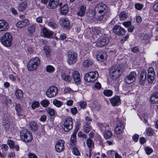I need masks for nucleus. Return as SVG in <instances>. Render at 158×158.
<instances>
[{
	"mask_svg": "<svg viewBox=\"0 0 158 158\" xmlns=\"http://www.w3.org/2000/svg\"><path fill=\"white\" fill-rule=\"evenodd\" d=\"M153 133V131L151 128H149L147 129L146 134L148 136H151Z\"/></svg>",
	"mask_w": 158,
	"mask_h": 158,
	"instance_id": "nucleus-51",
	"label": "nucleus"
},
{
	"mask_svg": "<svg viewBox=\"0 0 158 158\" xmlns=\"http://www.w3.org/2000/svg\"><path fill=\"white\" fill-rule=\"evenodd\" d=\"M43 16H41L38 17L36 18V21L38 23H42L43 22Z\"/></svg>",
	"mask_w": 158,
	"mask_h": 158,
	"instance_id": "nucleus-61",
	"label": "nucleus"
},
{
	"mask_svg": "<svg viewBox=\"0 0 158 158\" xmlns=\"http://www.w3.org/2000/svg\"><path fill=\"white\" fill-rule=\"evenodd\" d=\"M86 144L88 147L89 148L92 147V146H94L92 142V140L90 138H89L87 139L86 141Z\"/></svg>",
	"mask_w": 158,
	"mask_h": 158,
	"instance_id": "nucleus-48",
	"label": "nucleus"
},
{
	"mask_svg": "<svg viewBox=\"0 0 158 158\" xmlns=\"http://www.w3.org/2000/svg\"><path fill=\"white\" fill-rule=\"evenodd\" d=\"M41 104L44 107L48 106L49 104V102L47 100H43L40 102Z\"/></svg>",
	"mask_w": 158,
	"mask_h": 158,
	"instance_id": "nucleus-46",
	"label": "nucleus"
},
{
	"mask_svg": "<svg viewBox=\"0 0 158 158\" xmlns=\"http://www.w3.org/2000/svg\"><path fill=\"white\" fill-rule=\"evenodd\" d=\"M147 72L146 70H143L140 73L139 77V83L142 85L143 84L146 79Z\"/></svg>",
	"mask_w": 158,
	"mask_h": 158,
	"instance_id": "nucleus-20",
	"label": "nucleus"
},
{
	"mask_svg": "<svg viewBox=\"0 0 158 158\" xmlns=\"http://www.w3.org/2000/svg\"><path fill=\"white\" fill-rule=\"evenodd\" d=\"M29 24V21L27 19L19 21L16 24V26L19 28H22L27 26Z\"/></svg>",
	"mask_w": 158,
	"mask_h": 158,
	"instance_id": "nucleus-22",
	"label": "nucleus"
},
{
	"mask_svg": "<svg viewBox=\"0 0 158 158\" xmlns=\"http://www.w3.org/2000/svg\"><path fill=\"white\" fill-rule=\"evenodd\" d=\"M92 121L91 118L88 116L85 117V125H90Z\"/></svg>",
	"mask_w": 158,
	"mask_h": 158,
	"instance_id": "nucleus-52",
	"label": "nucleus"
},
{
	"mask_svg": "<svg viewBox=\"0 0 158 158\" xmlns=\"http://www.w3.org/2000/svg\"><path fill=\"white\" fill-rule=\"evenodd\" d=\"M86 8L85 5L81 6L78 9V11L77 13V15L81 17L83 16L85 14Z\"/></svg>",
	"mask_w": 158,
	"mask_h": 158,
	"instance_id": "nucleus-26",
	"label": "nucleus"
},
{
	"mask_svg": "<svg viewBox=\"0 0 158 158\" xmlns=\"http://www.w3.org/2000/svg\"><path fill=\"white\" fill-rule=\"evenodd\" d=\"M110 101L113 106H117L121 103L120 98L118 96H115L111 98Z\"/></svg>",
	"mask_w": 158,
	"mask_h": 158,
	"instance_id": "nucleus-16",
	"label": "nucleus"
},
{
	"mask_svg": "<svg viewBox=\"0 0 158 158\" xmlns=\"http://www.w3.org/2000/svg\"><path fill=\"white\" fill-rule=\"evenodd\" d=\"M60 11L61 14L63 15L67 14L68 11V7L67 4H65L63 6L60 7Z\"/></svg>",
	"mask_w": 158,
	"mask_h": 158,
	"instance_id": "nucleus-28",
	"label": "nucleus"
},
{
	"mask_svg": "<svg viewBox=\"0 0 158 158\" xmlns=\"http://www.w3.org/2000/svg\"><path fill=\"white\" fill-rule=\"evenodd\" d=\"M118 16L120 20H123L127 19L128 17V15L126 12L123 11L119 14Z\"/></svg>",
	"mask_w": 158,
	"mask_h": 158,
	"instance_id": "nucleus-34",
	"label": "nucleus"
},
{
	"mask_svg": "<svg viewBox=\"0 0 158 158\" xmlns=\"http://www.w3.org/2000/svg\"><path fill=\"white\" fill-rule=\"evenodd\" d=\"M48 25L53 29H56L58 28L57 24L54 21H49L47 22Z\"/></svg>",
	"mask_w": 158,
	"mask_h": 158,
	"instance_id": "nucleus-31",
	"label": "nucleus"
},
{
	"mask_svg": "<svg viewBox=\"0 0 158 158\" xmlns=\"http://www.w3.org/2000/svg\"><path fill=\"white\" fill-rule=\"evenodd\" d=\"M58 92V89L55 86L50 87L46 92V95L49 98L56 96Z\"/></svg>",
	"mask_w": 158,
	"mask_h": 158,
	"instance_id": "nucleus-8",
	"label": "nucleus"
},
{
	"mask_svg": "<svg viewBox=\"0 0 158 158\" xmlns=\"http://www.w3.org/2000/svg\"><path fill=\"white\" fill-rule=\"evenodd\" d=\"M72 76L76 84H79L81 80L80 75L78 72L73 71L72 73Z\"/></svg>",
	"mask_w": 158,
	"mask_h": 158,
	"instance_id": "nucleus-18",
	"label": "nucleus"
},
{
	"mask_svg": "<svg viewBox=\"0 0 158 158\" xmlns=\"http://www.w3.org/2000/svg\"><path fill=\"white\" fill-rule=\"evenodd\" d=\"M98 77V73L96 71L86 73L85 75V79L88 82H92L96 80Z\"/></svg>",
	"mask_w": 158,
	"mask_h": 158,
	"instance_id": "nucleus-6",
	"label": "nucleus"
},
{
	"mask_svg": "<svg viewBox=\"0 0 158 158\" xmlns=\"http://www.w3.org/2000/svg\"><path fill=\"white\" fill-rule=\"evenodd\" d=\"M12 39L11 35L8 32H6L0 37V40L3 45L9 47L11 45Z\"/></svg>",
	"mask_w": 158,
	"mask_h": 158,
	"instance_id": "nucleus-2",
	"label": "nucleus"
},
{
	"mask_svg": "<svg viewBox=\"0 0 158 158\" xmlns=\"http://www.w3.org/2000/svg\"><path fill=\"white\" fill-rule=\"evenodd\" d=\"M8 143L10 147L11 148H14V146L15 143L14 141L11 140H8Z\"/></svg>",
	"mask_w": 158,
	"mask_h": 158,
	"instance_id": "nucleus-53",
	"label": "nucleus"
},
{
	"mask_svg": "<svg viewBox=\"0 0 158 158\" xmlns=\"http://www.w3.org/2000/svg\"><path fill=\"white\" fill-rule=\"evenodd\" d=\"M53 104L57 107H60L63 104V102L57 99H55L53 101Z\"/></svg>",
	"mask_w": 158,
	"mask_h": 158,
	"instance_id": "nucleus-41",
	"label": "nucleus"
},
{
	"mask_svg": "<svg viewBox=\"0 0 158 158\" xmlns=\"http://www.w3.org/2000/svg\"><path fill=\"white\" fill-rule=\"evenodd\" d=\"M110 73L111 78L115 80L120 77L122 73V71L120 68L114 67L111 69Z\"/></svg>",
	"mask_w": 158,
	"mask_h": 158,
	"instance_id": "nucleus-5",
	"label": "nucleus"
},
{
	"mask_svg": "<svg viewBox=\"0 0 158 158\" xmlns=\"http://www.w3.org/2000/svg\"><path fill=\"white\" fill-rule=\"evenodd\" d=\"M29 158H38L37 156L34 154L30 153L28 154Z\"/></svg>",
	"mask_w": 158,
	"mask_h": 158,
	"instance_id": "nucleus-64",
	"label": "nucleus"
},
{
	"mask_svg": "<svg viewBox=\"0 0 158 158\" xmlns=\"http://www.w3.org/2000/svg\"><path fill=\"white\" fill-rule=\"evenodd\" d=\"M15 95L19 99H21L23 98V94L22 91L19 89H18L15 91Z\"/></svg>",
	"mask_w": 158,
	"mask_h": 158,
	"instance_id": "nucleus-35",
	"label": "nucleus"
},
{
	"mask_svg": "<svg viewBox=\"0 0 158 158\" xmlns=\"http://www.w3.org/2000/svg\"><path fill=\"white\" fill-rule=\"evenodd\" d=\"M59 23L61 26L64 27L68 28L70 26L69 22L68 20L66 18L60 19Z\"/></svg>",
	"mask_w": 158,
	"mask_h": 158,
	"instance_id": "nucleus-21",
	"label": "nucleus"
},
{
	"mask_svg": "<svg viewBox=\"0 0 158 158\" xmlns=\"http://www.w3.org/2000/svg\"><path fill=\"white\" fill-rule=\"evenodd\" d=\"M112 135V133L110 131H107L103 133V135L105 138L107 139L110 138Z\"/></svg>",
	"mask_w": 158,
	"mask_h": 158,
	"instance_id": "nucleus-38",
	"label": "nucleus"
},
{
	"mask_svg": "<svg viewBox=\"0 0 158 158\" xmlns=\"http://www.w3.org/2000/svg\"><path fill=\"white\" fill-rule=\"evenodd\" d=\"M59 2V0H49L46 6L49 9H54L57 7Z\"/></svg>",
	"mask_w": 158,
	"mask_h": 158,
	"instance_id": "nucleus-14",
	"label": "nucleus"
},
{
	"mask_svg": "<svg viewBox=\"0 0 158 158\" xmlns=\"http://www.w3.org/2000/svg\"><path fill=\"white\" fill-rule=\"evenodd\" d=\"M136 76V73L135 72H131L125 77L124 81L127 84H130L135 81Z\"/></svg>",
	"mask_w": 158,
	"mask_h": 158,
	"instance_id": "nucleus-9",
	"label": "nucleus"
},
{
	"mask_svg": "<svg viewBox=\"0 0 158 158\" xmlns=\"http://www.w3.org/2000/svg\"><path fill=\"white\" fill-rule=\"evenodd\" d=\"M91 127L90 125H85L84 127V132L86 133H88L90 131Z\"/></svg>",
	"mask_w": 158,
	"mask_h": 158,
	"instance_id": "nucleus-42",
	"label": "nucleus"
},
{
	"mask_svg": "<svg viewBox=\"0 0 158 158\" xmlns=\"http://www.w3.org/2000/svg\"><path fill=\"white\" fill-rule=\"evenodd\" d=\"M43 32L44 37L48 38L50 37L53 34L51 31L48 30L44 27L43 29Z\"/></svg>",
	"mask_w": 158,
	"mask_h": 158,
	"instance_id": "nucleus-29",
	"label": "nucleus"
},
{
	"mask_svg": "<svg viewBox=\"0 0 158 158\" xmlns=\"http://www.w3.org/2000/svg\"><path fill=\"white\" fill-rule=\"evenodd\" d=\"M93 107L96 109V110H98L100 108V106L96 102H94L93 105Z\"/></svg>",
	"mask_w": 158,
	"mask_h": 158,
	"instance_id": "nucleus-62",
	"label": "nucleus"
},
{
	"mask_svg": "<svg viewBox=\"0 0 158 158\" xmlns=\"http://www.w3.org/2000/svg\"><path fill=\"white\" fill-rule=\"evenodd\" d=\"M73 153L76 155H80V153L77 148H74L73 150Z\"/></svg>",
	"mask_w": 158,
	"mask_h": 158,
	"instance_id": "nucleus-60",
	"label": "nucleus"
},
{
	"mask_svg": "<svg viewBox=\"0 0 158 158\" xmlns=\"http://www.w3.org/2000/svg\"><path fill=\"white\" fill-rule=\"evenodd\" d=\"M35 29V26L34 24L32 25L31 26L29 27L28 28V31L30 33L29 35L31 36L33 32H34Z\"/></svg>",
	"mask_w": 158,
	"mask_h": 158,
	"instance_id": "nucleus-37",
	"label": "nucleus"
},
{
	"mask_svg": "<svg viewBox=\"0 0 158 158\" xmlns=\"http://www.w3.org/2000/svg\"><path fill=\"white\" fill-rule=\"evenodd\" d=\"M40 63V61L38 57L32 58L28 62L27 67L29 71H33L35 70Z\"/></svg>",
	"mask_w": 158,
	"mask_h": 158,
	"instance_id": "nucleus-1",
	"label": "nucleus"
},
{
	"mask_svg": "<svg viewBox=\"0 0 158 158\" xmlns=\"http://www.w3.org/2000/svg\"><path fill=\"white\" fill-rule=\"evenodd\" d=\"M64 141L63 140H60L57 142L55 147L56 150L57 152H60L64 150Z\"/></svg>",
	"mask_w": 158,
	"mask_h": 158,
	"instance_id": "nucleus-15",
	"label": "nucleus"
},
{
	"mask_svg": "<svg viewBox=\"0 0 158 158\" xmlns=\"http://www.w3.org/2000/svg\"><path fill=\"white\" fill-rule=\"evenodd\" d=\"M145 151L148 155L150 154L153 151L152 148L148 147H147L145 148Z\"/></svg>",
	"mask_w": 158,
	"mask_h": 158,
	"instance_id": "nucleus-57",
	"label": "nucleus"
},
{
	"mask_svg": "<svg viewBox=\"0 0 158 158\" xmlns=\"http://www.w3.org/2000/svg\"><path fill=\"white\" fill-rule=\"evenodd\" d=\"M91 31L92 34L94 36H96V37L97 38L98 37V35L100 36V35L101 34V31L100 28L99 27H93L91 29Z\"/></svg>",
	"mask_w": 158,
	"mask_h": 158,
	"instance_id": "nucleus-25",
	"label": "nucleus"
},
{
	"mask_svg": "<svg viewBox=\"0 0 158 158\" xmlns=\"http://www.w3.org/2000/svg\"><path fill=\"white\" fill-rule=\"evenodd\" d=\"M123 128V127H116L115 128L114 131L117 134H119L122 132Z\"/></svg>",
	"mask_w": 158,
	"mask_h": 158,
	"instance_id": "nucleus-40",
	"label": "nucleus"
},
{
	"mask_svg": "<svg viewBox=\"0 0 158 158\" xmlns=\"http://www.w3.org/2000/svg\"><path fill=\"white\" fill-rule=\"evenodd\" d=\"M149 37V35L147 34H141L139 38L142 40H147Z\"/></svg>",
	"mask_w": 158,
	"mask_h": 158,
	"instance_id": "nucleus-45",
	"label": "nucleus"
},
{
	"mask_svg": "<svg viewBox=\"0 0 158 158\" xmlns=\"http://www.w3.org/2000/svg\"><path fill=\"white\" fill-rule=\"evenodd\" d=\"M62 78L66 82H70L71 80V77L69 75L66 74L65 73H63L61 75Z\"/></svg>",
	"mask_w": 158,
	"mask_h": 158,
	"instance_id": "nucleus-33",
	"label": "nucleus"
},
{
	"mask_svg": "<svg viewBox=\"0 0 158 158\" xmlns=\"http://www.w3.org/2000/svg\"><path fill=\"white\" fill-rule=\"evenodd\" d=\"M9 24L7 22L4 20H0V31H6L9 28Z\"/></svg>",
	"mask_w": 158,
	"mask_h": 158,
	"instance_id": "nucleus-17",
	"label": "nucleus"
},
{
	"mask_svg": "<svg viewBox=\"0 0 158 158\" xmlns=\"http://www.w3.org/2000/svg\"><path fill=\"white\" fill-rule=\"evenodd\" d=\"M98 126L102 131H105L106 130L107 125L105 124L100 123L98 124Z\"/></svg>",
	"mask_w": 158,
	"mask_h": 158,
	"instance_id": "nucleus-43",
	"label": "nucleus"
},
{
	"mask_svg": "<svg viewBox=\"0 0 158 158\" xmlns=\"http://www.w3.org/2000/svg\"><path fill=\"white\" fill-rule=\"evenodd\" d=\"M150 101L152 103H158V91L154 93L151 95Z\"/></svg>",
	"mask_w": 158,
	"mask_h": 158,
	"instance_id": "nucleus-23",
	"label": "nucleus"
},
{
	"mask_svg": "<svg viewBox=\"0 0 158 158\" xmlns=\"http://www.w3.org/2000/svg\"><path fill=\"white\" fill-rule=\"evenodd\" d=\"M155 75L152 74V75L148 74V81L149 83H152L153 82L154 79Z\"/></svg>",
	"mask_w": 158,
	"mask_h": 158,
	"instance_id": "nucleus-39",
	"label": "nucleus"
},
{
	"mask_svg": "<svg viewBox=\"0 0 158 158\" xmlns=\"http://www.w3.org/2000/svg\"><path fill=\"white\" fill-rule=\"evenodd\" d=\"M27 6V3L22 2L20 3L18 6V10L20 11H23L25 10Z\"/></svg>",
	"mask_w": 158,
	"mask_h": 158,
	"instance_id": "nucleus-32",
	"label": "nucleus"
},
{
	"mask_svg": "<svg viewBox=\"0 0 158 158\" xmlns=\"http://www.w3.org/2000/svg\"><path fill=\"white\" fill-rule=\"evenodd\" d=\"M86 104L85 102L81 101L79 103V106L81 108H85L86 106Z\"/></svg>",
	"mask_w": 158,
	"mask_h": 158,
	"instance_id": "nucleus-63",
	"label": "nucleus"
},
{
	"mask_svg": "<svg viewBox=\"0 0 158 158\" xmlns=\"http://www.w3.org/2000/svg\"><path fill=\"white\" fill-rule=\"evenodd\" d=\"M73 119L70 117H68L64 123L63 127L65 131L68 132L73 128Z\"/></svg>",
	"mask_w": 158,
	"mask_h": 158,
	"instance_id": "nucleus-7",
	"label": "nucleus"
},
{
	"mask_svg": "<svg viewBox=\"0 0 158 158\" xmlns=\"http://www.w3.org/2000/svg\"><path fill=\"white\" fill-rule=\"evenodd\" d=\"M143 5L142 4L137 3L135 4V8L138 10H140L142 8Z\"/></svg>",
	"mask_w": 158,
	"mask_h": 158,
	"instance_id": "nucleus-54",
	"label": "nucleus"
},
{
	"mask_svg": "<svg viewBox=\"0 0 158 158\" xmlns=\"http://www.w3.org/2000/svg\"><path fill=\"white\" fill-rule=\"evenodd\" d=\"M29 125L32 131H36L37 130L38 125L36 122L31 121L29 123Z\"/></svg>",
	"mask_w": 158,
	"mask_h": 158,
	"instance_id": "nucleus-27",
	"label": "nucleus"
},
{
	"mask_svg": "<svg viewBox=\"0 0 158 158\" xmlns=\"http://www.w3.org/2000/svg\"><path fill=\"white\" fill-rule=\"evenodd\" d=\"M107 8L105 4L102 2H100L96 5L95 10L99 13H105Z\"/></svg>",
	"mask_w": 158,
	"mask_h": 158,
	"instance_id": "nucleus-11",
	"label": "nucleus"
},
{
	"mask_svg": "<svg viewBox=\"0 0 158 158\" xmlns=\"http://www.w3.org/2000/svg\"><path fill=\"white\" fill-rule=\"evenodd\" d=\"M110 39L109 37L105 36L100 40L97 43V46L102 47L107 45L109 42Z\"/></svg>",
	"mask_w": 158,
	"mask_h": 158,
	"instance_id": "nucleus-12",
	"label": "nucleus"
},
{
	"mask_svg": "<svg viewBox=\"0 0 158 158\" xmlns=\"http://www.w3.org/2000/svg\"><path fill=\"white\" fill-rule=\"evenodd\" d=\"M113 31L115 34L120 36L125 35L126 32L124 28L118 25H115L113 28Z\"/></svg>",
	"mask_w": 158,
	"mask_h": 158,
	"instance_id": "nucleus-10",
	"label": "nucleus"
},
{
	"mask_svg": "<svg viewBox=\"0 0 158 158\" xmlns=\"http://www.w3.org/2000/svg\"><path fill=\"white\" fill-rule=\"evenodd\" d=\"M152 74L155 75L154 69L152 67H150L148 69V74L152 75Z\"/></svg>",
	"mask_w": 158,
	"mask_h": 158,
	"instance_id": "nucleus-59",
	"label": "nucleus"
},
{
	"mask_svg": "<svg viewBox=\"0 0 158 158\" xmlns=\"http://www.w3.org/2000/svg\"><path fill=\"white\" fill-rule=\"evenodd\" d=\"M8 123H6V120H3V125L4 126L5 129L6 131L9 130L10 127V124L11 123L10 121H7Z\"/></svg>",
	"mask_w": 158,
	"mask_h": 158,
	"instance_id": "nucleus-36",
	"label": "nucleus"
},
{
	"mask_svg": "<svg viewBox=\"0 0 158 158\" xmlns=\"http://www.w3.org/2000/svg\"><path fill=\"white\" fill-rule=\"evenodd\" d=\"M103 93L105 96L109 97L112 95L113 92L110 90H105L104 91Z\"/></svg>",
	"mask_w": 158,
	"mask_h": 158,
	"instance_id": "nucleus-47",
	"label": "nucleus"
},
{
	"mask_svg": "<svg viewBox=\"0 0 158 158\" xmlns=\"http://www.w3.org/2000/svg\"><path fill=\"white\" fill-rule=\"evenodd\" d=\"M131 22L130 21L123 22V24L126 27H129V26L131 25Z\"/></svg>",
	"mask_w": 158,
	"mask_h": 158,
	"instance_id": "nucleus-55",
	"label": "nucleus"
},
{
	"mask_svg": "<svg viewBox=\"0 0 158 158\" xmlns=\"http://www.w3.org/2000/svg\"><path fill=\"white\" fill-rule=\"evenodd\" d=\"M15 109L18 115L19 116L23 115L25 111L21 105L19 103H15Z\"/></svg>",
	"mask_w": 158,
	"mask_h": 158,
	"instance_id": "nucleus-13",
	"label": "nucleus"
},
{
	"mask_svg": "<svg viewBox=\"0 0 158 158\" xmlns=\"http://www.w3.org/2000/svg\"><path fill=\"white\" fill-rule=\"evenodd\" d=\"M78 135L79 137L86 139L87 137V135L81 132H79L78 133Z\"/></svg>",
	"mask_w": 158,
	"mask_h": 158,
	"instance_id": "nucleus-56",
	"label": "nucleus"
},
{
	"mask_svg": "<svg viewBox=\"0 0 158 158\" xmlns=\"http://www.w3.org/2000/svg\"><path fill=\"white\" fill-rule=\"evenodd\" d=\"M46 69L47 72L49 73L52 72L55 70L54 67L50 65L47 66Z\"/></svg>",
	"mask_w": 158,
	"mask_h": 158,
	"instance_id": "nucleus-49",
	"label": "nucleus"
},
{
	"mask_svg": "<svg viewBox=\"0 0 158 158\" xmlns=\"http://www.w3.org/2000/svg\"><path fill=\"white\" fill-rule=\"evenodd\" d=\"M20 136L21 139L25 142H30L33 138L32 133L26 129L20 131Z\"/></svg>",
	"mask_w": 158,
	"mask_h": 158,
	"instance_id": "nucleus-3",
	"label": "nucleus"
},
{
	"mask_svg": "<svg viewBox=\"0 0 158 158\" xmlns=\"http://www.w3.org/2000/svg\"><path fill=\"white\" fill-rule=\"evenodd\" d=\"M46 110L48 113L51 116H53L55 114V111L53 109L48 108Z\"/></svg>",
	"mask_w": 158,
	"mask_h": 158,
	"instance_id": "nucleus-44",
	"label": "nucleus"
},
{
	"mask_svg": "<svg viewBox=\"0 0 158 158\" xmlns=\"http://www.w3.org/2000/svg\"><path fill=\"white\" fill-rule=\"evenodd\" d=\"M68 59L67 62L69 65L75 64L77 61V54L73 51H69L67 52Z\"/></svg>",
	"mask_w": 158,
	"mask_h": 158,
	"instance_id": "nucleus-4",
	"label": "nucleus"
},
{
	"mask_svg": "<svg viewBox=\"0 0 158 158\" xmlns=\"http://www.w3.org/2000/svg\"><path fill=\"white\" fill-rule=\"evenodd\" d=\"M107 56L106 53H99L96 56V58L98 61H102L105 59H107Z\"/></svg>",
	"mask_w": 158,
	"mask_h": 158,
	"instance_id": "nucleus-24",
	"label": "nucleus"
},
{
	"mask_svg": "<svg viewBox=\"0 0 158 158\" xmlns=\"http://www.w3.org/2000/svg\"><path fill=\"white\" fill-rule=\"evenodd\" d=\"M104 13L98 12V14L97 15L98 19L99 20H102L103 18V14Z\"/></svg>",
	"mask_w": 158,
	"mask_h": 158,
	"instance_id": "nucleus-58",
	"label": "nucleus"
},
{
	"mask_svg": "<svg viewBox=\"0 0 158 158\" xmlns=\"http://www.w3.org/2000/svg\"><path fill=\"white\" fill-rule=\"evenodd\" d=\"M39 106V103L37 102H34L32 103L31 107L32 109H34L35 108L38 107Z\"/></svg>",
	"mask_w": 158,
	"mask_h": 158,
	"instance_id": "nucleus-50",
	"label": "nucleus"
},
{
	"mask_svg": "<svg viewBox=\"0 0 158 158\" xmlns=\"http://www.w3.org/2000/svg\"><path fill=\"white\" fill-rule=\"evenodd\" d=\"M79 129L78 125H76L75 129L73 134L71 136L70 138V144L72 145H74L76 141V134H77L78 129Z\"/></svg>",
	"mask_w": 158,
	"mask_h": 158,
	"instance_id": "nucleus-19",
	"label": "nucleus"
},
{
	"mask_svg": "<svg viewBox=\"0 0 158 158\" xmlns=\"http://www.w3.org/2000/svg\"><path fill=\"white\" fill-rule=\"evenodd\" d=\"M93 64L92 61L87 59L85 60L82 63V66L83 67L87 68L91 65Z\"/></svg>",
	"mask_w": 158,
	"mask_h": 158,
	"instance_id": "nucleus-30",
	"label": "nucleus"
}]
</instances>
